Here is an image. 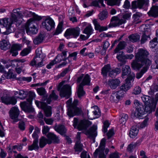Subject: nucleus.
Returning <instances> with one entry per match:
<instances>
[{"mask_svg": "<svg viewBox=\"0 0 158 158\" xmlns=\"http://www.w3.org/2000/svg\"><path fill=\"white\" fill-rule=\"evenodd\" d=\"M152 63L149 57V53L146 49L139 48L135 55V59L131 62V65L132 68L139 69L143 66L144 67L140 72L136 73V77L140 78L148 69Z\"/></svg>", "mask_w": 158, "mask_h": 158, "instance_id": "nucleus-1", "label": "nucleus"}, {"mask_svg": "<svg viewBox=\"0 0 158 158\" xmlns=\"http://www.w3.org/2000/svg\"><path fill=\"white\" fill-rule=\"evenodd\" d=\"M17 21L18 19L15 17V15L12 14L10 18L3 19L2 23L0 22V24H3L4 27L6 28V31L3 32V34L8 35L14 32L15 31V29L12 25Z\"/></svg>", "mask_w": 158, "mask_h": 158, "instance_id": "nucleus-2", "label": "nucleus"}, {"mask_svg": "<svg viewBox=\"0 0 158 158\" xmlns=\"http://www.w3.org/2000/svg\"><path fill=\"white\" fill-rule=\"evenodd\" d=\"M29 98L27 99V102H24L20 103V106L22 109L26 112H33L34 109L31 107V102L35 96V93L30 91L28 93Z\"/></svg>", "mask_w": 158, "mask_h": 158, "instance_id": "nucleus-3", "label": "nucleus"}, {"mask_svg": "<svg viewBox=\"0 0 158 158\" xmlns=\"http://www.w3.org/2000/svg\"><path fill=\"white\" fill-rule=\"evenodd\" d=\"M45 58V56L41 50L37 49L35 51V55L30 63L32 66L35 65L36 67H41L44 66L43 61Z\"/></svg>", "mask_w": 158, "mask_h": 158, "instance_id": "nucleus-4", "label": "nucleus"}, {"mask_svg": "<svg viewBox=\"0 0 158 158\" xmlns=\"http://www.w3.org/2000/svg\"><path fill=\"white\" fill-rule=\"evenodd\" d=\"M106 141V139L105 138L102 139L101 140L98 148L96 150L94 153V156L95 158H97L98 154V158H106V155L109 152V149L108 148L105 149V155L104 151L105 149Z\"/></svg>", "mask_w": 158, "mask_h": 158, "instance_id": "nucleus-5", "label": "nucleus"}, {"mask_svg": "<svg viewBox=\"0 0 158 158\" xmlns=\"http://www.w3.org/2000/svg\"><path fill=\"white\" fill-rule=\"evenodd\" d=\"M62 84L60 83L58 85L57 90L60 91V95L61 97L69 98L71 95V87L68 85H65L62 87Z\"/></svg>", "mask_w": 158, "mask_h": 158, "instance_id": "nucleus-6", "label": "nucleus"}, {"mask_svg": "<svg viewBox=\"0 0 158 158\" xmlns=\"http://www.w3.org/2000/svg\"><path fill=\"white\" fill-rule=\"evenodd\" d=\"M0 98L2 102L6 104L14 105L17 102L16 99L15 97H10L5 91H3L0 93Z\"/></svg>", "mask_w": 158, "mask_h": 158, "instance_id": "nucleus-7", "label": "nucleus"}, {"mask_svg": "<svg viewBox=\"0 0 158 158\" xmlns=\"http://www.w3.org/2000/svg\"><path fill=\"white\" fill-rule=\"evenodd\" d=\"M78 119L74 118L73 125L74 128L77 127L79 130H86L92 124L91 122L85 119L81 120L78 125Z\"/></svg>", "mask_w": 158, "mask_h": 158, "instance_id": "nucleus-8", "label": "nucleus"}, {"mask_svg": "<svg viewBox=\"0 0 158 158\" xmlns=\"http://www.w3.org/2000/svg\"><path fill=\"white\" fill-rule=\"evenodd\" d=\"M134 103L136 106V109L134 111L131 113V117L133 118H141V117L143 114V106L140 104L137 101L135 102Z\"/></svg>", "mask_w": 158, "mask_h": 158, "instance_id": "nucleus-9", "label": "nucleus"}, {"mask_svg": "<svg viewBox=\"0 0 158 158\" xmlns=\"http://www.w3.org/2000/svg\"><path fill=\"white\" fill-rule=\"evenodd\" d=\"M35 103L38 107L44 110L46 116L49 117L51 116L52 112L50 106H47L45 102H39L36 100L35 101Z\"/></svg>", "mask_w": 158, "mask_h": 158, "instance_id": "nucleus-10", "label": "nucleus"}, {"mask_svg": "<svg viewBox=\"0 0 158 158\" xmlns=\"http://www.w3.org/2000/svg\"><path fill=\"white\" fill-rule=\"evenodd\" d=\"M80 31V29L78 27L69 28L66 30L64 35L66 37L72 36L76 38L79 35Z\"/></svg>", "mask_w": 158, "mask_h": 158, "instance_id": "nucleus-11", "label": "nucleus"}, {"mask_svg": "<svg viewBox=\"0 0 158 158\" xmlns=\"http://www.w3.org/2000/svg\"><path fill=\"white\" fill-rule=\"evenodd\" d=\"M148 0H138L137 1H134L131 3V7L132 9L139 8L142 9L144 6L148 5Z\"/></svg>", "mask_w": 158, "mask_h": 158, "instance_id": "nucleus-12", "label": "nucleus"}, {"mask_svg": "<svg viewBox=\"0 0 158 158\" xmlns=\"http://www.w3.org/2000/svg\"><path fill=\"white\" fill-rule=\"evenodd\" d=\"M126 20L124 19H119L117 17H113L112 18L110 24L108 25L109 28L115 27L125 23Z\"/></svg>", "mask_w": 158, "mask_h": 158, "instance_id": "nucleus-13", "label": "nucleus"}, {"mask_svg": "<svg viewBox=\"0 0 158 158\" xmlns=\"http://www.w3.org/2000/svg\"><path fill=\"white\" fill-rule=\"evenodd\" d=\"M42 25L44 28L47 31H50L53 29L55 26V23L51 18L46 19L42 23Z\"/></svg>", "mask_w": 158, "mask_h": 158, "instance_id": "nucleus-14", "label": "nucleus"}, {"mask_svg": "<svg viewBox=\"0 0 158 158\" xmlns=\"http://www.w3.org/2000/svg\"><path fill=\"white\" fill-rule=\"evenodd\" d=\"M97 126L94 125L89 129L87 130L86 132V135H89V137L92 139L93 143L95 142V137L97 135Z\"/></svg>", "mask_w": 158, "mask_h": 158, "instance_id": "nucleus-15", "label": "nucleus"}, {"mask_svg": "<svg viewBox=\"0 0 158 158\" xmlns=\"http://www.w3.org/2000/svg\"><path fill=\"white\" fill-rule=\"evenodd\" d=\"M81 110L77 106L69 107L68 109L67 114L70 117L81 114Z\"/></svg>", "mask_w": 158, "mask_h": 158, "instance_id": "nucleus-16", "label": "nucleus"}, {"mask_svg": "<svg viewBox=\"0 0 158 158\" xmlns=\"http://www.w3.org/2000/svg\"><path fill=\"white\" fill-rule=\"evenodd\" d=\"M10 117L14 119L13 123L17 122V118L19 114V111L17 107H13L9 111Z\"/></svg>", "mask_w": 158, "mask_h": 158, "instance_id": "nucleus-17", "label": "nucleus"}, {"mask_svg": "<svg viewBox=\"0 0 158 158\" xmlns=\"http://www.w3.org/2000/svg\"><path fill=\"white\" fill-rule=\"evenodd\" d=\"M32 137L34 139L33 144L28 146V150H32L33 149L38 150L39 148L38 145V135L37 133L34 132L32 135Z\"/></svg>", "mask_w": 158, "mask_h": 158, "instance_id": "nucleus-18", "label": "nucleus"}, {"mask_svg": "<svg viewBox=\"0 0 158 158\" xmlns=\"http://www.w3.org/2000/svg\"><path fill=\"white\" fill-rule=\"evenodd\" d=\"M22 48V45L20 44H13L10 48V52L12 54V56H16L18 54V51L21 50Z\"/></svg>", "mask_w": 158, "mask_h": 158, "instance_id": "nucleus-19", "label": "nucleus"}, {"mask_svg": "<svg viewBox=\"0 0 158 158\" xmlns=\"http://www.w3.org/2000/svg\"><path fill=\"white\" fill-rule=\"evenodd\" d=\"M128 87L126 85L124 86H121L119 87L120 90L115 92L119 100L122 99L124 96V95L128 90Z\"/></svg>", "mask_w": 158, "mask_h": 158, "instance_id": "nucleus-20", "label": "nucleus"}, {"mask_svg": "<svg viewBox=\"0 0 158 158\" xmlns=\"http://www.w3.org/2000/svg\"><path fill=\"white\" fill-rule=\"evenodd\" d=\"M140 38V35L138 34H132L129 35L128 38L126 39L125 40L128 43H130L131 42L134 43L139 41Z\"/></svg>", "mask_w": 158, "mask_h": 158, "instance_id": "nucleus-21", "label": "nucleus"}, {"mask_svg": "<svg viewBox=\"0 0 158 158\" xmlns=\"http://www.w3.org/2000/svg\"><path fill=\"white\" fill-rule=\"evenodd\" d=\"M23 14L24 15L27 17L32 16V18L34 19L35 20L39 21L42 19V18L40 16H38L35 14L34 13H32L31 11H28L27 10H24L23 11Z\"/></svg>", "mask_w": 158, "mask_h": 158, "instance_id": "nucleus-22", "label": "nucleus"}, {"mask_svg": "<svg viewBox=\"0 0 158 158\" xmlns=\"http://www.w3.org/2000/svg\"><path fill=\"white\" fill-rule=\"evenodd\" d=\"M47 136L48 138V144H51L52 142L57 143L59 141V139L53 133H49Z\"/></svg>", "mask_w": 158, "mask_h": 158, "instance_id": "nucleus-23", "label": "nucleus"}, {"mask_svg": "<svg viewBox=\"0 0 158 158\" xmlns=\"http://www.w3.org/2000/svg\"><path fill=\"white\" fill-rule=\"evenodd\" d=\"M120 81L119 80L116 79L108 81V85L111 89H115L118 86Z\"/></svg>", "mask_w": 158, "mask_h": 158, "instance_id": "nucleus-24", "label": "nucleus"}, {"mask_svg": "<svg viewBox=\"0 0 158 158\" xmlns=\"http://www.w3.org/2000/svg\"><path fill=\"white\" fill-rule=\"evenodd\" d=\"M149 16L154 17L158 16V6H153L151 9L148 12Z\"/></svg>", "mask_w": 158, "mask_h": 158, "instance_id": "nucleus-25", "label": "nucleus"}, {"mask_svg": "<svg viewBox=\"0 0 158 158\" xmlns=\"http://www.w3.org/2000/svg\"><path fill=\"white\" fill-rule=\"evenodd\" d=\"M127 43L126 41V42L124 41H120L114 50V52L117 53L119 51L124 49L127 46Z\"/></svg>", "mask_w": 158, "mask_h": 158, "instance_id": "nucleus-26", "label": "nucleus"}, {"mask_svg": "<svg viewBox=\"0 0 158 158\" xmlns=\"http://www.w3.org/2000/svg\"><path fill=\"white\" fill-rule=\"evenodd\" d=\"M122 77L125 76H128L131 73V69L130 66L128 65L123 66L122 69Z\"/></svg>", "mask_w": 158, "mask_h": 158, "instance_id": "nucleus-27", "label": "nucleus"}, {"mask_svg": "<svg viewBox=\"0 0 158 158\" xmlns=\"http://www.w3.org/2000/svg\"><path fill=\"white\" fill-rule=\"evenodd\" d=\"M35 20H36L33 18H31L28 20L25 25V29L26 30V29H30L31 27H35L36 23L35 21Z\"/></svg>", "mask_w": 158, "mask_h": 158, "instance_id": "nucleus-28", "label": "nucleus"}, {"mask_svg": "<svg viewBox=\"0 0 158 158\" xmlns=\"http://www.w3.org/2000/svg\"><path fill=\"white\" fill-rule=\"evenodd\" d=\"M10 44L8 41L3 40L0 41V48L3 50H6L10 48Z\"/></svg>", "mask_w": 158, "mask_h": 158, "instance_id": "nucleus-29", "label": "nucleus"}, {"mask_svg": "<svg viewBox=\"0 0 158 158\" xmlns=\"http://www.w3.org/2000/svg\"><path fill=\"white\" fill-rule=\"evenodd\" d=\"M55 131L61 135L64 134L66 132V130L64 126L62 125H56L54 127Z\"/></svg>", "mask_w": 158, "mask_h": 158, "instance_id": "nucleus-30", "label": "nucleus"}, {"mask_svg": "<svg viewBox=\"0 0 158 158\" xmlns=\"http://www.w3.org/2000/svg\"><path fill=\"white\" fill-rule=\"evenodd\" d=\"M55 90H52L51 93L50 94L47 100V102L48 104H50L52 100H56L58 98V96L56 94Z\"/></svg>", "mask_w": 158, "mask_h": 158, "instance_id": "nucleus-31", "label": "nucleus"}, {"mask_svg": "<svg viewBox=\"0 0 158 158\" xmlns=\"http://www.w3.org/2000/svg\"><path fill=\"white\" fill-rule=\"evenodd\" d=\"M150 33H148L147 30H145L143 32V35L140 40L141 44H142L147 40H150Z\"/></svg>", "mask_w": 158, "mask_h": 158, "instance_id": "nucleus-32", "label": "nucleus"}, {"mask_svg": "<svg viewBox=\"0 0 158 158\" xmlns=\"http://www.w3.org/2000/svg\"><path fill=\"white\" fill-rule=\"evenodd\" d=\"M141 98L145 105H148L151 103H154L153 99L148 96L143 95Z\"/></svg>", "mask_w": 158, "mask_h": 158, "instance_id": "nucleus-33", "label": "nucleus"}, {"mask_svg": "<svg viewBox=\"0 0 158 158\" xmlns=\"http://www.w3.org/2000/svg\"><path fill=\"white\" fill-rule=\"evenodd\" d=\"M135 77V75L134 73L132 74L126 79L125 83L122 85L121 86H124L127 85L128 87V89H129L131 87V81H133L134 78Z\"/></svg>", "mask_w": 158, "mask_h": 158, "instance_id": "nucleus-34", "label": "nucleus"}, {"mask_svg": "<svg viewBox=\"0 0 158 158\" xmlns=\"http://www.w3.org/2000/svg\"><path fill=\"white\" fill-rule=\"evenodd\" d=\"M156 106L155 103H151L150 104H148V105H145V107L144 109V112L149 114L155 108Z\"/></svg>", "mask_w": 158, "mask_h": 158, "instance_id": "nucleus-35", "label": "nucleus"}, {"mask_svg": "<svg viewBox=\"0 0 158 158\" xmlns=\"http://www.w3.org/2000/svg\"><path fill=\"white\" fill-rule=\"evenodd\" d=\"M44 36L43 34L40 33L34 40L33 43L35 45L41 43L43 41Z\"/></svg>", "mask_w": 158, "mask_h": 158, "instance_id": "nucleus-36", "label": "nucleus"}, {"mask_svg": "<svg viewBox=\"0 0 158 158\" xmlns=\"http://www.w3.org/2000/svg\"><path fill=\"white\" fill-rule=\"evenodd\" d=\"M136 127V126H132L131 127L129 133V135L130 137L134 138L137 135L139 130Z\"/></svg>", "mask_w": 158, "mask_h": 158, "instance_id": "nucleus-37", "label": "nucleus"}, {"mask_svg": "<svg viewBox=\"0 0 158 158\" xmlns=\"http://www.w3.org/2000/svg\"><path fill=\"white\" fill-rule=\"evenodd\" d=\"M90 81V78L88 74H86L84 77L81 83L80 84H81L82 86L85 85H89Z\"/></svg>", "mask_w": 158, "mask_h": 158, "instance_id": "nucleus-38", "label": "nucleus"}, {"mask_svg": "<svg viewBox=\"0 0 158 158\" xmlns=\"http://www.w3.org/2000/svg\"><path fill=\"white\" fill-rule=\"evenodd\" d=\"M85 94V92L83 90V86L81 84H80L77 90V95L78 98H81Z\"/></svg>", "mask_w": 158, "mask_h": 158, "instance_id": "nucleus-39", "label": "nucleus"}, {"mask_svg": "<svg viewBox=\"0 0 158 158\" xmlns=\"http://www.w3.org/2000/svg\"><path fill=\"white\" fill-rule=\"evenodd\" d=\"M48 144V140L44 137H42L40 139L39 145L40 148H43L47 143Z\"/></svg>", "mask_w": 158, "mask_h": 158, "instance_id": "nucleus-40", "label": "nucleus"}, {"mask_svg": "<svg viewBox=\"0 0 158 158\" xmlns=\"http://www.w3.org/2000/svg\"><path fill=\"white\" fill-rule=\"evenodd\" d=\"M110 100L111 102L115 103H117L119 100L115 92L112 93L110 97Z\"/></svg>", "mask_w": 158, "mask_h": 158, "instance_id": "nucleus-41", "label": "nucleus"}, {"mask_svg": "<svg viewBox=\"0 0 158 158\" xmlns=\"http://www.w3.org/2000/svg\"><path fill=\"white\" fill-rule=\"evenodd\" d=\"M107 1L108 4L110 6L117 5L119 6L121 0H104Z\"/></svg>", "mask_w": 158, "mask_h": 158, "instance_id": "nucleus-42", "label": "nucleus"}, {"mask_svg": "<svg viewBox=\"0 0 158 158\" xmlns=\"http://www.w3.org/2000/svg\"><path fill=\"white\" fill-rule=\"evenodd\" d=\"M110 66L109 64L105 65L102 70V73L104 76H106L108 72H110L111 70Z\"/></svg>", "mask_w": 158, "mask_h": 158, "instance_id": "nucleus-43", "label": "nucleus"}, {"mask_svg": "<svg viewBox=\"0 0 158 158\" xmlns=\"http://www.w3.org/2000/svg\"><path fill=\"white\" fill-rule=\"evenodd\" d=\"M108 12L106 10H104L100 13L98 15L99 19L102 20L106 19L107 16Z\"/></svg>", "mask_w": 158, "mask_h": 158, "instance_id": "nucleus-44", "label": "nucleus"}, {"mask_svg": "<svg viewBox=\"0 0 158 158\" xmlns=\"http://www.w3.org/2000/svg\"><path fill=\"white\" fill-rule=\"evenodd\" d=\"M37 27H31L30 29H26V33L28 35L36 34L38 31Z\"/></svg>", "mask_w": 158, "mask_h": 158, "instance_id": "nucleus-45", "label": "nucleus"}, {"mask_svg": "<svg viewBox=\"0 0 158 158\" xmlns=\"http://www.w3.org/2000/svg\"><path fill=\"white\" fill-rule=\"evenodd\" d=\"M92 28L90 26L86 27L83 31V33L87 34L88 37L92 33Z\"/></svg>", "mask_w": 158, "mask_h": 158, "instance_id": "nucleus-46", "label": "nucleus"}, {"mask_svg": "<svg viewBox=\"0 0 158 158\" xmlns=\"http://www.w3.org/2000/svg\"><path fill=\"white\" fill-rule=\"evenodd\" d=\"M98 3H100L102 6L104 7L105 5L103 4V0H95L93 1L92 2V5L94 6L97 7L98 8H100V6L98 4Z\"/></svg>", "mask_w": 158, "mask_h": 158, "instance_id": "nucleus-47", "label": "nucleus"}, {"mask_svg": "<svg viewBox=\"0 0 158 158\" xmlns=\"http://www.w3.org/2000/svg\"><path fill=\"white\" fill-rule=\"evenodd\" d=\"M63 23L61 22L59 23L57 27L56 30L54 35H57L60 33L62 31V27Z\"/></svg>", "mask_w": 158, "mask_h": 158, "instance_id": "nucleus-48", "label": "nucleus"}, {"mask_svg": "<svg viewBox=\"0 0 158 158\" xmlns=\"http://www.w3.org/2000/svg\"><path fill=\"white\" fill-rule=\"evenodd\" d=\"M19 95L20 96H22V97H17L20 98L21 99H24L28 94V92L27 91H25L23 90H19Z\"/></svg>", "mask_w": 158, "mask_h": 158, "instance_id": "nucleus-49", "label": "nucleus"}, {"mask_svg": "<svg viewBox=\"0 0 158 158\" xmlns=\"http://www.w3.org/2000/svg\"><path fill=\"white\" fill-rule=\"evenodd\" d=\"M157 38L156 37H155L150 41L149 45L151 48H154L157 45Z\"/></svg>", "mask_w": 158, "mask_h": 158, "instance_id": "nucleus-50", "label": "nucleus"}, {"mask_svg": "<svg viewBox=\"0 0 158 158\" xmlns=\"http://www.w3.org/2000/svg\"><path fill=\"white\" fill-rule=\"evenodd\" d=\"M83 145L80 143V142L76 143L74 146V149L76 151L81 152L83 150Z\"/></svg>", "mask_w": 158, "mask_h": 158, "instance_id": "nucleus-51", "label": "nucleus"}, {"mask_svg": "<svg viewBox=\"0 0 158 158\" xmlns=\"http://www.w3.org/2000/svg\"><path fill=\"white\" fill-rule=\"evenodd\" d=\"M37 91L38 94L41 96L44 95L46 94V91L45 89L42 87L38 88Z\"/></svg>", "mask_w": 158, "mask_h": 158, "instance_id": "nucleus-52", "label": "nucleus"}, {"mask_svg": "<svg viewBox=\"0 0 158 158\" xmlns=\"http://www.w3.org/2000/svg\"><path fill=\"white\" fill-rule=\"evenodd\" d=\"M128 118V115L125 114L124 115H123L122 117H121L119 119V122L121 124H122V125L124 124L127 119Z\"/></svg>", "mask_w": 158, "mask_h": 158, "instance_id": "nucleus-53", "label": "nucleus"}, {"mask_svg": "<svg viewBox=\"0 0 158 158\" xmlns=\"http://www.w3.org/2000/svg\"><path fill=\"white\" fill-rule=\"evenodd\" d=\"M31 51L30 49L29 48H26L23 49L20 52V55L22 56L27 55Z\"/></svg>", "mask_w": 158, "mask_h": 158, "instance_id": "nucleus-54", "label": "nucleus"}, {"mask_svg": "<svg viewBox=\"0 0 158 158\" xmlns=\"http://www.w3.org/2000/svg\"><path fill=\"white\" fill-rule=\"evenodd\" d=\"M141 92V88L139 86H136L134 88L132 94L137 95L139 94Z\"/></svg>", "mask_w": 158, "mask_h": 158, "instance_id": "nucleus-55", "label": "nucleus"}, {"mask_svg": "<svg viewBox=\"0 0 158 158\" xmlns=\"http://www.w3.org/2000/svg\"><path fill=\"white\" fill-rule=\"evenodd\" d=\"M93 23L95 26V29L96 30H98L101 27L99 23L98 22L96 19H94L93 20Z\"/></svg>", "mask_w": 158, "mask_h": 158, "instance_id": "nucleus-56", "label": "nucleus"}, {"mask_svg": "<svg viewBox=\"0 0 158 158\" xmlns=\"http://www.w3.org/2000/svg\"><path fill=\"white\" fill-rule=\"evenodd\" d=\"M142 15V14L139 12H136L133 15V18L136 21L139 19V18L141 17Z\"/></svg>", "mask_w": 158, "mask_h": 158, "instance_id": "nucleus-57", "label": "nucleus"}, {"mask_svg": "<svg viewBox=\"0 0 158 158\" xmlns=\"http://www.w3.org/2000/svg\"><path fill=\"white\" fill-rule=\"evenodd\" d=\"M148 118L146 117L143 121L140 124V127L142 128L148 125Z\"/></svg>", "mask_w": 158, "mask_h": 158, "instance_id": "nucleus-58", "label": "nucleus"}, {"mask_svg": "<svg viewBox=\"0 0 158 158\" xmlns=\"http://www.w3.org/2000/svg\"><path fill=\"white\" fill-rule=\"evenodd\" d=\"M136 144L135 143L134 144H129L127 148V150L128 152H131L132 150L134 148H135Z\"/></svg>", "mask_w": 158, "mask_h": 158, "instance_id": "nucleus-59", "label": "nucleus"}, {"mask_svg": "<svg viewBox=\"0 0 158 158\" xmlns=\"http://www.w3.org/2000/svg\"><path fill=\"white\" fill-rule=\"evenodd\" d=\"M19 127L21 130H24L25 129V123L23 121H20L19 123Z\"/></svg>", "mask_w": 158, "mask_h": 158, "instance_id": "nucleus-60", "label": "nucleus"}, {"mask_svg": "<svg viewBox=\"0 0 158 158\" xmlns=\"http://www.w3.org/2000/svg\"><path fill=\"white\" fill-rule=\"evenodd\" d=\"M68 71V69L66 68L64 71L61 72L60 75H58L57 76L58 78H60V77H63L67 73Z\"/></svg>", "mask_w": 158, "mask_h": 158, "instance_id": "nucleus-61", "label": "nucleus"}, {"mask_svg": "<svg viewBox=\"0 0 158 158\" xmlns=\"http://www.w3.org/2000/svg\"><path fill=\"white\" fill-rule=\"evenodd\" d=\"M44 120L47 124L50 125L52 124L53 122V120L52 118H44Z\"/></svg>", "mask_w": 158, "mask_h": 158, "instance_id": "nucleus-62", "label": "nucleus"}, {"mask_svg": "<svg viewBox=\"0 0 158 158\" xmlns=\"http://www.w3.org/2000/svg\"><path fill=\"white\" fill-rule=\"evenodd\" d=\"M130 7V2L128 0H126L123 6V7L125 8L128 9Z\"/></svg>", "mask_w": 158, "mask_h": 158, "instance_id": "nucleus-63", "label": "nucleus"}, {"mask_svg": "<svg viewBox=\"0 0 158 158\" xmlns=\"http://www.w3.org/2000/svg\"><path fill=\"white\" fill-rule=\"evenodd\" d=\"M119 157L118 153L117 152H115L110 154L109 158H118Z\"/></svg>", "mask_w": 158, "mask_h": 158, "instance_id": "nucleus-64", "label": "nucleus"}]
</instances>
